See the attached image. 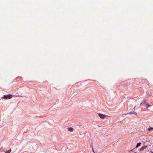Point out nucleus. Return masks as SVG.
<instances>
[{
    "label": "nucleus",
    "mask_w": 153,
    "mask_h": 153,
    "mask_svg": "<svg viewBox=\"0 0 153 153\" xmlns=\"http://www.w3.org/2000/svg\"><path fill=\"white\" fill-rule=\"evenodd\" d=\"M13 97V95L11 94H8L7 95H5L3 97V99H10Z\"/></svg>",
    "instance_id": "1"
},
{
    "label": "nucleus",
    "mask_w": 153,
    "mask_h": 153,
    "mask_svg": "<svg viewBox=\"0 0 153 153\" xmlns=\"http://www.w3.org/2000/svg\"><path fill=\"white\" fill-rule=\"evenodd\" d=\"M98 114L99 117L101 119H104L105 117H106V115L104 114H101L99 113H98Z\"/></svg>",
    "instance_id": "2"
},
{
    "label": "nucleus",
    "mask_w": 153,
    "mask_h": 153,
    "mask_svg": "<svg viewBox=\"0 0 153 153\" xmlns=\"http://www.w3.org/2000/svg\"><path fill=\"white\" fill-rule=\"evenodd\" d=\"M68 130L70 132H72L73 131L74 129L73 128L70 127L68 128Z\"/></svg>",
    "instance_id": "3"
},
{
    "label": "nucleus",
    "mask_w": 153,
    "mask_h": 153,
    "mask_svg": "<svg viewBox=\"0 0 153 153\" xmlns=\"http://www.w3.org/2000/svg\"><path fill=\"white\" fill-rule=\"evenodd\" d=\"M147 147V146L144 145L142 146L141 148L142 149V150H143L144 149H145Z\"/></svg>",
    "instance_id": "4"
},
{
    "label": "nucleus",
    "mask_w": 153,
    "mask_h": 153,
    "mask_svg": "<svg viewBox=\"0 0 153 153\" xmlns=\"http://www.w3.org/2000/svg\"><path fill=\"white\" fill-rule=\"evenodd\" d=\"M141 144V143L140 142H139L137 143V145L136 146V148H137Z\"/></svg>",
    "instance_id": "5"
},
{
    "label": "nucleus",
    "mask_w": 153,
    "mask_h": 153,
    "mask_svg": "<svg viewBox=\"0 0 153 153\" xmlns=\"http://www.w3.org/2000/svg\"><path fill=\"white\" fill-rule=\"evenodd\" d=\"M135 114V115H137V113L135 112H131L129 113H128L127 114Z\"/></svg>",
    "instance_id": "6"
},
{
    "label": "nucleus",
    "mask_w": 153,
    "mask_h": 153,
    "mask_svg": "<svg viewBox=\"0 0 153 153\" xmlns=\"http://www.w3.org/2000/svg\"><path fill=\"white\" fill-rule=\"evenodd\" d=\"M145 106L146 108H148V107H150L151 105L149 104H147Z\"/></svg>",
    "instance_id": "7"
},
{
    "label": "nucleus",
    "mask_w": 153,
    "mask_h": 153,
    "mask_svg": "<svg viewBox=\"0 0 153 153\" xmlns=\"http://www.w3.org/2000/svg\"><path fill=\"white\" fill-rule=\"evenodd\" d=\"M153 129V127H149L148 128V129L149 131H150L151 129Z\"/></svg>",
    "instance_id": "8"
},
{
    "label": "nucleus",
    "mask_w": 153,
    "mask_h": 153,
    "mask_svg": "<svg viewBox=\"0 0 153 153\" xmlns=\"http://www.w3.org/2000/svg\"><path fill=\"white\" fill-rule=\"evenodd\" d=\"M11 149H10L9 150H8L6 152V153H10V152H11Z\"/></svg>",
    "instance_id": "9"
},
{
    "label": "nucleus",
    "mask_w": 153,
    "mask_h": 153,
    "mask_svg": "<svg viewBox=\"0 0 153 153\" xmlns=\"http://www.w3.org/2000/svg\"><path fill=\"white\" fill-rule=\"evenodd\" d=\"M144 103H145L144 102L141 103V104H140V106H141L142 105H143L144 104Z\"/></svg>",
    "instance_id": "10"
},
{
    "label": "nucleus",
    "mask_w": 153,
    "mask_h": 153,
    "mask_svg": "<svg viewBox=\"0 0 153 153\" xmlns=\"http://www.w3.org/2000/svg\"><path fill=\"white\" fill-rule=\"evenodd\" d=\"M139 151H143V150H142V149L141 148H140V149H139Z\"/></svg>",
    "instance_id": "11"
},
{
    "label": "nucleus",
    "mask_w": 153,
    "mask_h": 153,
    "mask_svg": "<svg viewBox=\"0 0 153 153\" xmlns=\"http://www.w3.org/2000/svg\"><path fill=\"white\" fill-rule=\"evenodd\" d=\"M93 152L94 153H95V152H94V151L93 149Z\"/></svg>",
    "instance_id": "12"
},
{
    "label": "nucleus",
    "mask_w": 153,
    "mask_h": 153,
    "mask_svg": "<svg viewBox=\"0 0 153 153\" xmlns=\"http://www.w3.org/2000/svg\"><path fill=\"white\" fill-rule=\"evenodd\" d=\"M151 153H153V151H151Z\"/></svg>",
    "instance_id": "13"
},
{
    "label": "nucleus",
    "mask_w": 153,
    "mask_h": 153,
    "mask_svg": "<svg viewBox=\"0 0 153 153\" xmlns=\"http://www.w3.org/2000/svg\"><path fill=\"white\" fill-rule=\"evenodd\" d=\"M135 107L134 108H133V109H135Z\"/></svg>",
    "instance_id": "14"
},
{
    "label": "nucleus",
    "mask_w": 153,
    "mask_h": 153,
    "mask_svg": "<svg viewBox=\"0 0 153 153\" xmlns=\"http://www.w3.org/2000/svg\"><path fill=\"white\" fill-rule=\"evenodd\" d=\"M136 153V152H135V153Z\"/></svg>",
    "instance_id": "15"
}]
</instances>
